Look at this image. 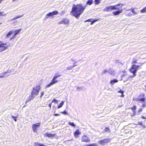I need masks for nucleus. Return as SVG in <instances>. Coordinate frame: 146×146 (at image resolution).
<instances>
[{
  "label": "nucleus",
  "instance_id": "nucleus-24",
  "mask_svg": "<svg viewBox=\"0 0 146 146\" xmlns=\"http://www.w3.org/2000/svg\"><path fill=\"white\" fill-rule=\"evenodd\" d=\"M13 30L9 31V32L7 34L6 36V38H8L9 37L10 35L12 34L13 33Z\"/></svg>",
  "mask_w": 146,
  "mask_h": 146
},
{
  "label": "nucleus",
  "instance_id": "nucleus-8",
  "mask_svg": "<svg viewBox=\"0 0 146 146\" xmlns=\"http://www.w3.org/2000/svg\"><path fill=\"white\" fill-rule=\"evenodd\" d=\"M81 139L82 141L83 142L89 143L90 141V139L85 135H84L82 137Z\"/></svg>",
  "mask_w": 146,
  "mask_h": 146
},
{
  "label": "nucleus",
  "instance_id": "nucleus-36",
  "mask_svg": "<svg viewBox=\"0 0 146 146\" xmlns=\"http://www.w3.org/2000/svg\"><path fill=\"white\" fill-rule=\"evenodd\" d=\"M53 84H52V83L50 82L49 84L47 85L46 86V88H48L50 87V86L53 85Z\"/></svg>",
  "mask_w": 146,
  "mask_h": 146
},
{
  "label": "nucleus",
  "instance_id": "nucleus-58",
  "mask_svg": "<svg viewBox=\"0 0 146 146\" xmlns=\"http://www.w3.org/2000/svg\"><path fill=\"white\" fill-rule=\"evenodd\" d=\"M121 106H119V107H121Z\"/></svg>",
  "mask_w": 146,
  "mask_h": 146
},
{
  "label": "nucleus",
  "instance_id": "nucleus-53",
  "mask_svg": "<svg viewBox=\"0 0 146 146\" xmlns=\"http://www.w3.org/2000/svg\"><path fill=\"white\" fill-rule=\"evenodd\" d=\"M58 115V114H55V116H57V115Z\"/></svg>",
  "mask_w": 146,
  "mask_h": 146
},
{
  "label": "nucleus",
  "instance_id": "nucleus-14",
  "mask_svg": "<svg viewBox=\"0 0 146 146\" xmlns=\"http://www.w3.org/2000/svg\"><path fill=\"white\" fill-rule=\"evenodd\" d=\"M81 134L78 129H76L74 133V136L76 138H78L79 137V135Z\"/></svg>",
  "mask_w": 146,
  "mask_h": 146
},
{
  "label": "nucleus",
  "instance_id": "nucleus-17",
  "mask_svg": "<svg viewBox=\"0 0 146 146\" xmlns=\"http://www.w3.org/2000/svg\"><path fill=\"white\" fill-rule=\"evenodd\" d=\"M58 82V80H56V79L53 77V78L51 81V82L53 85L55 83H57Z\"/></svg>",
  "mask_w": 146,
  "mask_h": 146
},
{
  "label": "nucleus",
  "instance_id": "nucleus-59",
  "mask_svg": "<svg viewBox=\"0 0 146 146\" xmlns=\"http://www.w3.org/2000/svg\"><path fill=\"white\" fill-rule=\"evenodd\" d=\"M1 42V41H0V42Z\"/></svg>",
  "mask_w": 146,
  "mask_h": 146
},
{
  "label": "nucleus",
  "instance_id": "nucleus-16",
  "mask_svg": "<svg viewBox=\"0 0 146 146\" xmlns=\"http://www.w3.org/2000/svg\"><path fill=\"white\" fill-rule=\"evenodd\" d=\"M34 146H47L44 145L42 143H38L37 142H35L34 143Z\"/></svg>",
  "mask_w": 146,
  "mask_h": 146
},
{
  "label": "nucleus",
  "instance_id": "nucleus-45",
  "mask_svg": "<svg viewBox=\"0 0 146 146\" xmlns=\"http://www.w3.org/2000/svg\"><path fill=\"white\" fill-rule=\"evenodd\" d=\"M138 125L142 126L143 125V123L142 122H139L138 123Z\"/></svg>",
  "mask_w": 146,
  "mask_h": 146
},
{
  "label": "nucleus",
  "instance_id": "nucleus-29",
  "mask_svg": "<svg viewBox=\"0 0 146 146\" xmlns=\"http://www.w3.org/2000/svg\"><path fill=\"white\" fill-rule=\"evenodd\" d=\"M64 102V101H62L60 103V104L58 106V108H61L63 105Z\"/></svg>",
  "mask_w": 146,
  "mask_h": 146
},
{
  "label": "nucleus",
  "instance_id": "nucleus-54",
  "mask_svg": "<svg viewBox=\"0 0 146 146\" xmlns=\"http://www.w3.org/2000/svg\"><path fill=\"white\" fill-rule=\"evenodd\" d=\"M16 0H12V1H16Z\"/></svg>",
  "mask_w": 146,
  "mask_h": 146
},
{
  "label": "nucleus",
  "instance_id": "nucleus-38",
  "mask_svg": "<svg viewBox=\"0 0 146 146\" xmlns=\"http://www.w3.org/2000/svg\"><path fill=\"white\" fill-rule=\"evenodd\" d=\"M97 20H93V21H92V20H91V23H90V25H92L94 23L97 21Z\"/></svg>",
  "mask_w": 146,
  "mask_h": 146
},
{
  "label": "nucleus",
  "instance_id": "nucleus-49",
  "mask_svg": "<svg viewBox=\"0 0 146 146\" xmlns=\"http://www.w3.org/2000/svg\"><path fill=\"white\" fill-rule=\"evenodd\" d=\"M16 19H17L16 18V17H15L14 18H13L12 19H11V21H13V20H15Z\"/></svg>",
  "mask_w": 146,
  "mask_h": 146
},
{
  "label": "nucleus",
  "instance_id": "nucleus-4",
  "mask_svg": "<svg viewBox=\"0 0 146 146\" xmlns=\"http://www.w3.org/2000/svg\"><path fill=\"white\" fill-rule=\"evenodd\" d=\"M123 5L121 3H119L115 5H111L107 6L104 9V11L109 12L111 11L113 9L118 10L119 9V7H117V6H119L121 8L123 6Z\"/></svg>",
  "mask_w": 146,
  "mask_h": 146
},
{
  "label": "nucleus",
  "instance_id": "nucleus-47",
  "mask_svg": "<svg viewBox=\"0 0 146 146\" xmlns=\"http://www.w3.org/2000/svg\"><path fill=\"white\" fill-rule=\"evenodd\" d=\"M107 72V71L106 70H104L102 72V74H105Z\"/></svg>",
  "mask_w": 146,
  "mask_h": 146
},
{
  "label": "nucleus",
  "instance_id": "nucleus-7",
  "mask_svg": "<svg viewBox=\"0 0 146 146\" xmlns=\"http://www.w3.org/2000/svg\"><path fill=\"white\" fill-rule=\"evenodd\" d=\"M110 140H111L110 139L105 138L103 139L99 140L98 143L101 145H104L105 143L109 142Z\"/></svg>",
  "mask_w": 146,
  "mask_h": 146
},
{
  "label": "nucleus",
  "instance_id": "nucleus-42",
  "mask_svg": "<svg viewBox=\"0 0 146 146\" xmlns=\"http://www.w3.org/2000/svg\"><path fill=\"white\" fill-rule=\"evenodd\" d=\"M12 117L15 121H17V117H16L12 116Z\"/></svg>",
  "mask_w": 146,
  "mask_h": 146
},
{
  "label": "nucleus",
  "instance_id": "nucleus-51",
  "mask_svg": "<svg viewBox=\"0 0 146 146\" xmlns=\"http://www.w3.org/2000/svg\"><path fill=\"white\" fill-rule=\"evenodd\" d=\"M51 105H52V103H50L48 104V106L50 107V108H51Z\"/></svg>",
  "mask_w": 146,
  "mask_h": 146
},
{
  "label": "nucleus",
  "instance_id": "nucleus-6",
  "mask_svg": "<svg viewBox=\"0 0 146 146\" xmlns=\"http://www.w3.org/2000/svg\"><path fill=\"white\" fill-rule=\"evenodd\" d=\"M8 46L6 43H1L0 44V52L5 50L8 48Z\"/></svg>",
  "mask_w": 146,
  "mask_h": 146
},
{
  "label": "nucleus",
  "instance_id": "nucleus-52",
  "mask_svg": "<svg viewBox=\"0 0 146 146\" xmlns=\"http://www.w3.org/2000/svg\"><path fill=\"white\" fill-rule=\"evenodd\" d=\"M131 15H132V14H131V13H129L128 14V16H131Z\"/></svg>",
  "mask_w": 146,
  "mask_h": 146
},
{
  "label": "nucleus",
  "instance_id": "nucleus-23",
  "mask_svg": "<svg viewBox=\"0 0 146 146\" xmlns=\"http://www.w3.org/2000/svg\"><path fill=\"white\" fill-rule=\"evenodd\" d=\"M102 0H95L94 4L95 5H98L100 4Z\"/></svg>",
  "mask_w": 146,
  "mask_h": 146
},
{
  "label": "nucleus",
  "instance_id": "nucleus-39",
  "mask_svg": "<svg viewBox=\"0 0 146 146\" xmlns=\"http://www.w3.org/2000/svg\"><path fill=\"white\" fill-rule=\"evenodd\" d=\"M23 15H24L23 14L21 15L17 16H16V18L17 19L19 18H20L22 17L23 16Z\"/></svg>",
  "mask_w": 146,
  "mask_h": 146
},
{
  "label": "nucleus",
  "instance_id": "nucleus-37",
  "mask_svg": "<svg viewBox=\"0 0 146 146\" xmlns=\"http://www.w3.org/2000/svg\"><path fill=\"white\" fill-rule=\"evenodd\" d=\"M141 107L143 108L146 107V103H144L142 104Z\"/></svg>",
  "mask_w": 146,
  "mask_h": 146
},
{
  "label": "nucleus",
  "instance_id": "nucleus-46",
  "mask_svg": "<svg viewBox=\"0 0 146 146\" xmlns=\"http://www.w3.org/2000/svg\"><path fill=\"white\" fill-rule=\"evenodd\" d=\"M92 19H89L87 20H86L85 21V22H91V20H92Z\"/></svg>",
  "mask_w": 146,
  "mask_h": 146
},
{
  "label": "nucleus",
  "instance_id": "nucleus-18",
  "mask_svg": "<svg viewBox=\"0 0 146 146\" xmlns=\"http://www.w3.org/2000/svg\"><path fill=\"white\" fill-rule=\"evenodd\" d=\"M58 82V80H56V79L53 77V78L51 81V82L53 85L55 83H57Z\"/></svg>",
  "mask_w": 146,
  "mask_h": 146
},
{
  "label": "nucleus",
  "instance_id": "nucleus-56",
  "mask_svg": "<svg viewBox=\"0 0 146 146\" xmlns=\"http://www.w3.org/2000/svg\"><path fill=\"white\" fill-rule=\"evenodd\" d=\"M135 113H134V115H135Z\"/></svg>",
  "mask_w": 146,
  "mask_h": 146
},
{
  "label": "nucleus",
  "instance_id": "nucleus-15",
  "mask_svg": "<svg viewBox=\"0 0 146 146\" xmlns=\"http://www.w3.org/2000/svg\"><path fill=\"white\" fill-rule=\"evenodd\" d=\"M21 29H19L15 30V31H14L13 32L14 33V35L15 36H16V35L19 34V33H20V31H21Z\"/></svg>",
  "mask_w": 146,
  "mask_h": 146
},
{
  "label": "nucleus",
  "instance_id": "nucleus-1",
  "mask_svg": "<svg viewBox=\"0 0 146 146\" xmlns=\"http://www.w3.org/2000/svg\"><path fill=\"white\" fill-rule=\"evenodd\" d=\"M86 6L83 5L81 4H78L76 5L74 4L70 12L72 15L78 19L85 9Z\"/></svg>",
  "mask_w": 146,
  "mask_h": 146
},
{
  "label": "nucleus",
  "instance_id": "nucleus-22",
  "mask_svg": "<svg viewBox=\"0 0 146 146\" xmlns=\"http://www.w3.org/2000/svg\"><path fill=\"white\" fill-rule=\"evenodd\" d=\"M117 92L121 93V95L120 96V97L123 98L124 97V95L123 94L124 91H123L120 90L118 91Z\"/></svg>",
  "mask_w": 146,
  "mask_h": 146
},
{
  "label": "nucleus",
  "instance_id": "nucleus-25",
  "mask_svg": "<svg viewBox=\"0 0 146 146\" xmlns=\"http://www.w3.org/2000/svg\"><path fill=\"white\" fill-rule=\"evenodd\" d=\"M137 107L136 106L134 105L130 109L134 112H135V111Z\"/></svg>",
  "mask_w": 146,
  "mask_h": 146
},
{
  "label": "nucleus",
  "instance_id": "nucleus-35",
  "mask_svg": "<svg viewBox=\"0 0 146 146\" xmlns=\"http://www.w3.org/2000/svg\"><path fill=\"white\" fill-rule=\"evenodd\" d=\"M143 109L141 108H139L137 112L139 114H140V113L142 111Z\"/></svg>",
  "mask_w": 146,
  "mask_h": 146
},
{
  "label": "nucleus",
  "instance_id": "nucleus-40",
  "mask_svg": "<svg viewBox=\"0 0 146 146\" xmlns=\"http://www.w3.org/2000/svg\"><path fill=\"white\" fill-rule=\"evenodd\" d=\"M54 102L56 103H58L57 100L55 99H54L52 101V102Z\"/></svg>",
  "mask_w": 146,
  "mask_h": 146
},
{
  "label": "nucleus",
  "instance_id": "nucleus-44",
  "mask_svg": "<svg viewBox=\"0 0 146 146\" xmlns=\"http://www.w3.org/2000/svg\"><path fill=\"white\" fill-rule=\"evenodd\" d=\"M44 94V92H41L40 93V97L41 98L42 96Z\"/></svg>",
  "mask_w": 146,
  "mask_h": 146
},
{
  "label": "nucleus",
  "instance_id": "nucleus-2",
  "mask_svg": "<svg viewBox=\"0 0 146 146\" xmlns=\"http://www.w3.org/2000/svg\"><path fill=\"white\" fill-rule=\"evenodd\" d=\"M137 61L138 60L136 58H133V59L131 63L132 65L129 69V71L133 75L129 76L128 78V79L132 78L136 76V73L140 67V66L135 64L137 63Z\"/></svg>",
  "mask_w": 146,
  "mask_h": 146
},
{
  "label": "nucleus",
  "instance_id": "nucleus-20",
  "mask_svg": "<svg viewBox=\"0 0 146 146\" xmlns=\"http://www.w3.org/2000/svg\"><path fill=\"white\" fill-rule=\"evenodd\" d=\"M93 3V0H88L86 2V5H91Z\"/></svg>",
  "mask_w": 146,
  "mask_h": 146
},
{
  "label": "nucleus",
  "instance_id": "nucleus-9",
  "mask_svg": "<svg viewBox=\"0 0 146 146\" xmlns=\"http://www.w3.org/2000/svg\"><path fill=\"white\" fill-rule=\"evenodd\" d=\"M40 125V123H36V124H33L32 125V128L34 132H36L37 128L39 127Z\"/></svg>",
  "mask_w": 146,
  "mask_h": 146
},
{
  "label": "nucleus",
  "instance_id": "nucleus-27",
  "mask_svg": "<svg viewBox=\"0 0 146 146\" xmlns=\"http://www.w3.org/2000/svg\"><path fill=\"white\" fill-rule=\"evenodd\" d=\"M140 12L142 13H146V6L141 9Z\"/></svg>",
  "mask_w": 146,
  "mask_h": 146
},
{
  "label": "nucleus",
  "instance_id": "nucleus-28",
  "mask_svg": "<svg viewBox=\"0 0 146 146\" xmlns=\"http://www.w3.org/2000/svg\"><path fill=\"white\" fill-rule=\"evenodd\" d=\"M61 76V75L59 74L56 73L55 74L54 76L53 77L56 79L58 77H60Z\"/></svg>",
  "mask_w": 146,
  "mask_h": 146
},
{
  "label": "nucleus",
  "instance_id": "nucleus-30",
  "mask_svg": "<svg viewBox=\"0 0 146 146\" xmlns=\"http://www.w3.org/2000/svg\"><path fill=\"white\" fill-rule=\"evenodd\" d=\"M8 72H3L0 74V78H3L4 76V75L5 74L7 73Z\"/></svg>",
  "mask_w": 146,
  "mask_h": 146
},
{
  "label": "nucleus",
  "instance_id": "nucleus-33",
  "mask_svg": "<svg viewBox=\"0 0 146 146\" xmlns=\"http://www.w3.org/2000/svg\"><path fill=\"white\" fill-rule=\"evenodd\" d=\"M6 14L4 13L3 12H0V16L3 17L5 16L6 15Z\"/></svg>",
  "mask_w": 146,
  "mask_h": 146
},
{
  "label": "nucleus",
  "instance_id": "nucleus-43",
  "mask_svg": "<svg viewBox=\"0 0 146 146\" xmlns=\"http://www.w3.org/2000/svg\"><path fill=\"white\" fill-rule=\"evenodd\" d=\"M15 36L14 35H13L10 38V39L12 40L13 39H14L15 38Z\"/></svg>",
  "mask_w": 146,
  "mask_h": 146
},
{
  "label": "nucleus",
  "instance_id": "nucleus-26",
  "mask_svg": "<svg viewBox=\"0 0 146 146\" xmlns=\"http://www.w3.org/2000/svg\"><path fill=\"white\" fill-rule=\"evenodd\" d=\"M134 9L135 8H131V9H129L128 10H130L133 13V15H135L137 14V13L136 11H135Z\"/></svg>",
  "mask_w": 146,
  "mask_h": 146
},
{
  "label": "nucleus",
  "instance_id": "nucleus-50",
  "mask_svg": "<svg viewBox=\"0 0 146 146\" xmlns=\"http://www.w3.org/2000/svg\"><path fill=\"white\" fill-rule=\"evenodd\" d=\"M141 117L143 119H146V118L144 116H142Z\"/></svg>",
  "mask_w": 146,
  "mask_h": 146
},
{
  "label": "nucleus",
  "instance_id": "nucleus-55",
  "mask_svg": "<svg viewBox=\"0 0 146 146\" xmlns=\"http://www.w3.org/2000/svg\"><path fill=\"white\" fill-rule=\"evenodd\" d=\"M2 24V22H0V25L1 24Z\"/></svg>",
  "mask_w": 146,
  "mask_h": 146
},
{
  "label": "nucleus",
  "instance_id": "nucleus-13",
  "mask_svg": "<svg viewBox=\"0 0 146 146\" xmlns=\"http://www.w3.org/2000/svg\"><path fill=\"white\" fill-rule=\"evenodd\" d=\"M56 135L55 134H52L51 133H46L44 135V136H46L47 137L51 138H53Z\"/></svg>",
  "mask_w": 146,
  "mask_h": 146
},
{
  "label": "nucleus",
  "instance_id": "nucleus-32",
  "mask_svg": "<svg viewBox=\"0 0 146 146\" xmlns=\"http://www.w3.org/2000/svg\"><path fill=\"white\" fill-rule=\"evenodd\" d=\"M97 145L95 143H92L90 144H88L85 146H96Z\"/></svg>",
  "mask_w": 146,
  "mask_h": 146
},
{
  "label": "nucleus",
  "instance_id": "nucleus-19",
  "mask_svg": "<svg viewBox=\"0 0 146 146\" xmlns=\"http://www.w3.org/2000/svg\"><path fill=\"white\" fill-rule=\"evenodd\" d=\"M118 82V80L115 79H114L111 80L110 81V83L111 85H113L114 83H117Z\"/></svg>",
  "mask_w": 146,
  "mask_h": 146
},
{
  "label": "nucleus",
  "instance_id": "nucleus-57",
  "mask_svg": "<svg viewBox=\"0 0 146 146\" xmlns=\"http://www.w3.org/2000/svg\"><path fill=\"white\" fill-rule=\"evenodd\" d=\"M114 72L113 71L112 72V73H114Z\"/></svg>",
  "mask_w": 146,
  "mask_h": 146
},
{
  "label": "nucleus",
  "instance_id": "nucleus-41",
  "mask_svg": "<svg viewBox=\"0 0 146 146\" xmlns=\"http://www.w3.org/2000/svg\"><path fill=\"white\" fill-rule=\"evenodd\" d=\"M61 113H62L64 114H67V112H66L65 110H64L63 111L61 112Z\"/></svg>",
  "mask_w": 146,
  "mask_h": 146
},
{
  "label": "nucleus",
  "instance_id": "nucleus-31",
  "mask_svg": "<svg viewBox=\"0 0 146 146\" xmlns=\"http://www.w3.org/2000/svg\"><path fill=\"white\" fill-rule=\"evenodd\" d=\"M68 123L71 126H72L74 127H76V125L75 124L72 122H71L70 121Z\"/></svg>",
  "mask_w": 146,
  "mask_h": 146
},
{
  "label": "nucleus",
  "instance_id": "nucleus-34",
  "mask_svg": "<svg viewBox=\"0 0 146 146\" xmlns=\"http://www.w3.org/2000/svg\"><path fill=\"white\" fill-rule=\"evenodd\" d=\"M104 131L106 132H110V129L108 127H105L104 129Z\"/></svg>",
  "mask_w": 146,
  "mask_h": 146
},
{
  "label": "nucleus",
  "instance_id": "nucleus-11",
  "mask_svg": "<svg viewBox=\"0 0 146 146\" xmlns=\"http://www.w3.org/2000/svg\"><path fill=\"white\" fill-rule=\"evenodd\" d=\"M69 23V20L67 19L63 18L62 19L61 21L59 22L58 23L60 24H68Z\"/></svg>",
  "mask_w": 146,
  "mask_h": 146
},
{
  "label": "nucleus",
  "instance_id": "nucleus-12",
  "mask_svg": "<svg viewBox=\"0 0 146 146\" xmlns=\"http://www.w3.org/2000/svg\"><path fill=\"white\" fill-rule=\"evenodd\" d=\"M119 9L118 11L114 12L113 13V14L114 15H118L119 14L122 13L123 11V9H122V7L119 8Z\"/></svg>",
  "mask_w": 146,
  "mask_h": 146
},
{
  "label": "nucleus",
  "instance_id": "nucleus-48",
  "mask_svg": "<svg viewBox=\"0 0 146 146\" xmlns=\"http://www.w3.org/2000/svg\"><path fill=\"white\" fill-rule=\"evenodd\" d=\"M16 19H17L16 18V17H15L14 18H13L12 19H11V21H13V20H15Z\"/></svg>",
  "mask_w": 146,
  "mask_h": 146
},
{
  "label": "nucleus",
  "instance_id": "nucleus-10",
  "mask_svg": "<svg viewBox=\"0 0 146 146\" xmlns=\"http://www.w3.org/2000/svg\"><path fill=\"white\" fill-rule=\"evenodd\" d=\"M58 13V11H54L52 12H49L47 14L46 16V18H48L49 16H52L54 15L57 14Z\"/></svg>",
  "mask_w": 146,
  "mask_h": 146
},
{
  "label": "nucleus",
  "instance_id": "nucleus-3",
  "mask_svg": "<svg viewBox=\"0 0 146 146\" xmlns=\"http://www.w3.org/2000/svg\"><path fill=\"white\" fill-rule=\"evenodd\" d=\"M40 89V84L36 85L33 87L31 92V95L29 96L28 99L26 101V102H27L35 98V95H38Z\"/></svg>",
  "mask_w": 146,
  "mask_h": 146
},
{
  "label": "nucleus",
  "instance_id": "nucleus-5",
  "mask_svg": "<svg viewBox=\"0 0 146 146\" xmlns=\"http://www.w3.org/2000/svg\"><path fill=\"white\" fill-rule=\"evenodd\" d=\"M145 95L144 94H142L139 95V98H133V101L136 100L137 102H145L146 98H145Z\"/></svg>",
  "mask_w": 146,
  "mask_h": 146
},
{
  "label": "nucleus",
  "instance_id": "nucleus-21",
  "mask_svg": "<svg viewBox=\"0 0 146 146\" xmlns=\"http://www.w3.org/2000/svg\"><path fill=\"white\" fill-rule=\"evenodd\" d=\"M76 65H75V64H74L72 66H68L66 68L67 70H71L72 69V68L73 67H75Z\"/></svg>",
  "mask_w": 146,
  "mask_h": 146
}]
</instances>
